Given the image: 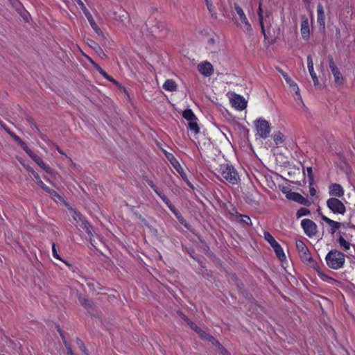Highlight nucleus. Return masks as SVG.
<instances>
[{
    "label": "nucleus",
    "mask_w": 355,
    "mask_h": 355,
    "mask_svg": "<svg viewBox=\"0 0 355 355\" xmlns=\"http://www.w3.org/2000/svg\"><path fill=\"white\" fill-rule=\"evenodd\" d=\"M310 213H311V211H310V210L309 209L305 208V207H301L300 209H299L297 211L296 217L297 218H301L302 216L309 215Z\"/></svg>",
    "instance_id": "c9c22d12"
},
{
    "label": "nucleus",
    "mask_w": 355,
    "mask_h": 355,
    "mask_svg": "<svg viewBox=\"0 0 355 355\" xmlns=\"http://www.w3.org/2000/svg\"><path fill=\"white\" fill-rule=\"evenodd\" d=\"M163 88L166 91L175 92L177 90L178 85L175 80L172 79H167L163 84Z\"/></svg>",
    "instance_id": "412c9836"
},
{
    "label": "nucleus",
    "mask_w": 355,
    "mask_h": 355,
    "mask_svg": "<svg viewBox=\"0 0 355 355\" xmlns=\"http://www.w3.org/2000/svg\"><path fill=\"white\" fill-rule=\"evenodd\" d=\"M150 188L156 193V194L163 200L164 203H167L168 201V198L167 196L160 191L158 187L156 184H153Z\"/></svg>",
    "instance_id": "393cba45"
},
{
    "label": "nucleus",
    "mask_w": 355,
    "mask_h": 355,
    "mask_svg": "<svg viewBox=\"0 0 355 355\" xmlns=\"http://www.w3.org/2000/svg\"><path fill=\"white\" fill-rule=\"evenodd\" d=\"M79 301L81 303V304L85 307H89L92 304V301L89 299H87L85 297H79Z\"/></svg>",
    "instance_id": "a18cd8bd"
},
{
    "label": "nucleus",
    "mask_w": 355,
    "mask_h": 355,
    "mask_svg": "<svg viewBox=\"0 0 355 355\" xmlns=\"http://www.w3.org/2000/svg\"><path fill=\"white\" fill-rule=\"evenodd\" d=\"M307 67L309 72L311 76V78L313 81L314 85H318L319 84V80L316 73L314 71L313 59L311 55H309L307 56Z\"/></svg>",
    "instance_id": "f3484780"
},
{
    "label": "nucleus",
    "mask_w": 355,
    "mask_h": 355,
    "mask_svg": "<svg viewBox=\"0 0 355 355\" xmlns=\"http://www.w3.org/2000/svg\"><path fill=\"white\" fill-rule=\"evenodd\" d=\"M235 211H237V209H236V208L235 207H233L230 210V214L232 216L235 217V218H236V215H237V214L235 213Z\"/></svg>",
    "instance_id": "13d9d810"
},
{
    "label": "nucleus",
    "mask_w": 355,
    "mask_h": 355,
    "mask_svg": "<svg viewBox=\"0 0 355 355\" xmlns=\"http://www.w3.org/2000/svg\"><path fill=\"white\" fill-rule=\"evenodd\" d=\"M329 67L333 74L334 83L336 86H342L344 84V78L339 69L336 65L333 58L329 57L328 59Z\"/></svg>",
    "instance_id": "0eeeda50"
},
{
    "label": "nucleus",
    "mask_w": 355,
    "mask_h": 355,
    "mask_svg": "<svg viewBox=\"0 0 355 355\" xmlns=\"http://www.w3.org/2000/svg\"><path fill=\"white\" fill-rule=\"evenodd\" d=\"M327 266L334 270L342 268L345 262V254L339 250H330L325 257Z\"/></svg>",
    "instance_id": "7ed1b4c3"
},
{
    "label": "nucleus",
    "mask_w": 355,
    "mask_h": 355,
    "mask_svg": "<svg viewBox=\"0 0 355 355\" xmlns=\"http://www.w3.org/2000/svg\"><path fill=\"white\" fill-rule=\"evenodd\" d=\"M317 24L319 29L322 32L325 31V14L322 5L318 3L317 6Z\"/></svg>",
    "instance_id": "4468645a"
},
{
    "label": "nucleus",
    "mask_w": 355,
    "mask_h": 355,
    "mask_svg": "<svg viewBox=\"0 0 355 355\" xmlns=\"http://www.w3.org/2000/svg\"><path fill=\"white\" fill-rule=\"evenodd\" d=\"M257 15H258L259 25H260V27L261 29V33L263 35L264 38L267 39V35H266V29H265L264 23H263V9H262V3H261V0L259 1V3Z\"/></svg>",
    "instance_id": "aec40b11"
},
{
    "label": "nucleus",
    "mask_w": 355,
    "mask_h": 355,
    "mask_svg": "<svg viewBox=\"0 0 355 355\" xmlns=\"http://www.w3.org/2000/svg\"><path fill=\"white\" fill-rule=\"evenodd\" d=\"M33 175L37 184L44 190L46 185L42 182L38 173L35 172Z\"/></svg>",
    "instance_id": "ea45409f"
},
{
    "label": "nucleus",
    "mask_w": 355,
    "mask_h": 355,
    "mask_svg": "<svg viewBox=\"0 0 355 355\" xmlns=\"http://www.w3.org/2000/svg\"><path fill=\"white\" fill-rule=\"evenodd\" d=\"M206 5L211 15L213 16L215 13V7L212 3L211 1H207Z\"/></svg>",
    "instance_id": "49530a36"
},
{
    "label": "nucleus",
    "mask_w": 355,
    "mask_h": 355,
    "mask_svg": "<svg viewBox=\"0 0 355 355\" xmlns=\"http://www.w3.org/2000/svg\"><path fill=\"white\" fill-rule=\"evenodd\" d=\"M327 207L335 214H345L346 207L337 198H330L327 200Z\"/></svg>",
    "instance_id": "39448f33"
},
{
    "label": "nucleus",
    "mask_w": 355,
    "mask_h": 355,
    "mask_svg": "<svg viewBox=\"0 0 355 355\" xmlns=\"http://www.w3.org/2000/svg\"><path fill=\"white\" fill-rule=\"evenodd\" d=\"M21 148L29 155L33 151L28 148V146L26 145V144L24 142L23 144H21Z\"/></svg>",
    "instance_id": "603ef678"
},
{
    "label": "nucleus",
    "mask_w": 355,
    "mask_h": 355,
    "mask_svg": "<svg viewBox=\"0 0 355 355\" xmlns=\"http://www.w3.org/2000/svg\"><path fill=\"white\" fill-rule=\"evenodd\" d=\"M209 45H214L215 44V39L213 37H211L207 41Z\"/></svg>",
    "instance_id": "e2e57ef3"
},
{
    "label": "nucleus",
    "mask_w": 355,
    "mask_h": 355,
    "mask_svg": "<svg viewBox=\"0 0 355 355\" xmlns=\"http://www.w3.org/2000/svg\"><path fill=\"white\" fill-rule=\"evenodd\" d=\"M276 69L283 76L284 79L285 80L286 83L289 85L290 88L301 99L300 88L294 80H293V79L289 76V75L280 67H277Z\"/></svg>",
    "instance_id": "1a4fd4ad"
},
{
    "label": "nucleus",
    "mask_w": 355,
    "mask_h": 355,
    "mask_svg": "<svg viewBox=\"0 0 355 355\" xmlns=\"http://www.w3.org/2000/svg\"><path fill=\"white\" fill-rule=\"evenodd\" d=\"M58 332H59V334H60V336H61V338H62V340H63V343H64V345H65V346H66V347H67V354H68L69 355H75V354L73 352V351H72V349H71V347L69 346V345H68V344L67 343V341H66V340H65V338H64V335H63V334H62V331H61V329H60V327H59V326L58 327Z\"/></svg>",
    "instance_id": "72a5a7b5"
},
{
    "label": "nucleus",
    "mask_w": 355,
    "mask_h": 355,
    "mask_svg": "<svg viewBox=\"0 0 355 355\" xmlns=\"http://www.w3.org/2000/svg\"><path fill=\"white\" fill-rule=\"evenodd\" d=\"M1 126L3 128V129L14 139V140L17 142L18 140H19L20 137H18L15 133L10 131V129H8L5 124H1Z\"/></svg>",
    "instance_id": "37998d69"
},
{
    "label": "nucleus",
    "mask_w": 355,
    "mask_h": 355,
    "mask_svg": "<svg viewBox=\"0 0 355 355\" xmlns=\"http://www.w3.org/2000/svg\"><path fill=\"white\" fill-rule=\"evenodd\" d=\"M309 193L311 196H314L316 194V190L312 185L309 184Z\"/></svg>",
    "instance_id": "4d7b16f0"
},
{
    "label": "nucleus",
    "mask_w": 355,
    "mask_h": 355,
    "mask_svg": "<svg viewBox=\"0 0 355 355\" xmlns=\"http://www.w3.org/2000/svg\"><path fill=\"white\" fill-rule=\"evenodd\" d=\"M40 168H42L46 173L52 174V168L46 164L43 159L36 155L33 151L28 155Z\"/></svg>",
    "instance_id": "2eb2a0df"
},
{
    "label": "nucleus",
    "mask_w": 355,
    "mask_h": 355,
    "mask_svg": "<svg viewBox=\"0 0 355 355\" xmlns=\"http://www.w3.org/2000/svg\"><path fill=\"white\" fill-rule=\"evenodd\" d=\"M218 172L221 177V178H220L221 181L224 180L232 185L238 184L241 182V178L238 171L232 164H220Z\"/></svg>",
    "instance_id": "f257e3e1"
},
{
    "label": "nucleus",
    "mask_w": 355,
    "mask_h": 355,
    "mask_svg": "<svg viewBox=\"0 0 355 355\" xmlns=\"http://www.w3.org/2000/svg\"><path fill=\"white\" fill-rule=\"evenodd\" d=\"M144 180L150 187H152L154 184V182L151 180L148 179L146 176L144 177Z\"/></svg>",
    "instance_id": "bf43d9fd"
},
{
    "label": "nucleus",
    "mask_w": 355,
    "mask_h": 355,
    "mask_svg": "<svg viewBox=\"0 0 355 355\" xmlns=\"http://www.w3.org/2000/svg\"><path fill=\"white\" fill-rule=\"evenodd\" d=\"M179 315L189 324V321H191L185 314L182 312L179 313Z\"/></svg>",
    "instance_id": "6e6d98bb"
},
{
    "label": "nucleus",
    "mask_w": 355,
    "mask_h": 355,
    "mask_svg": "<svg viewBox=\"0 0 355 355\" xmlns=\"http://www.w3.org/2000/svg\"><path fill=\"white\" fill-rule=\"evenodd\" d=\"M189 325L190 327L194 330L199 336L201 335V332L203 331L202 329H201L199 327H198L193 322L189 321Z\"/></svg>",
    "instance_id": "c03bdc74"
},
{
    "label": "nucleus",
    "mask_w": 355,
    "mask_h": 355,
    "mask_svg": "<svg viewBox=\"0 0 355 355\" xmlns=\"http://www.w3.org/2000/svg\"><path fill=\"white\" fill-rule=\"evenodd\" d=\"M340 29H339V28H337V29H336V34H337V35H340Z\"/></svg>",
    "instance_id": "338daca9"
},
{
    "label": "nucleus",
    "mask_w": 355,
    "mask_h": 355,
    "mask_svg": "<svg viewBox=\"0 0 355 355\" xmlns=\"http://www.w3.org/2000/svg\"><path fill=\"white\" fill-rule=\"evenodd\" d=\"M200 337L204 340L210 342L213 345L216 347H217L220 344L218 340H216L214 336L205 332V331L201 332V335L200 336Z\"/></svg>",
    "instance_id": "4be33fe9"
},
{
    "label": "nucleus",
    "mask_w": 355,
    "mask_h": 355,
    "mask_svg": "<svg viewBox=\"0 0 355 355\" xmlns=\"http://www.w3.org/2000/svg\"><path fill=\"white\" fill-rule=\"evenodd\" d=\"M295 245L300 258L303 261L311 262L313 261L312 256L309 248L302 240H297Z\"/></svg>",
    "instance_id": "6e6552de"
},
{
    "label": "nucleus",
    "mask_w": 355,
    "mask_h": 355,
    "mask_svg": "<svg viewBox=\"0 0 355 355\" xmlns=\"http://www.w3.org/2000/svg\"><path fill=\"white\" fill-rule=\"evenodd\" d=\"M306 173H307V178L309 180V183L310 185L313 184L314 181V175L313 173V170L311 167H307L306 168Z\"/></svg>",
    "instance_id": "58836bf2"
},
{
    "label": "nucleus",
    "mask_w": 355,
    "mask_h": 355,
    "mask_svg": "<svg viewBox=\"0 0 355 355\" xmlns=\"http://www.w3.org/2000/svg\"><path fill=\"white\" fill-rule=\"evenodd\" d=\"M347 239H345V237L342 235H340L338 239V242L341 248L344 250H348L350 248V243Z\"/></svg>",
    "instance_id": "bb28decb"
},
{
    "label": "nucleus",
    "mask_w": 355,
    "mask_h": 355,
    "mask_svg": "<svg viewBox=\"0 0 355 355\" xmlns=\"http://www.w3.org/2000/svg\"><path fill=\"white\" fill-rule=\"evenodd\" d=\"M264 239L273 248L278 242L275 239L272 234L268 232H264Z\"/></svg>",
    "instance_id": "c756f323"
},
{
    "label": "nucleus",
    "mask_w": 355,
    "mask_h": 355,
    "mask_svg": "<svg viewBox=\"0 0 355 355\" xmlns=\"http://www.w3.org/2000/svg\"><path fill=\"white\" fill-rule=\"evenodd\" d=\"M88 44L96 53H103V49H101L100 45L95 41L89 40V42H88Z\"/></svg>",
    "instance_id": "f704fd0d"
},
{
    "label": "nucleus",
    "mask_w": 355,
    "mask_h": 355,
    "mask_svg": "<svg viewBox=\"0 0 355 355\" xmlns=\"http://www.w3.org/2000/svg\"><path fill=\"white\" fill-rule=\"evenodd\" d=\"M44 191L47 192L52 198H57L58 199H61L62 197L53 189L49 188L48 186H46Z\"/></svg>",
    "instance_id": "4c0bfd02"
},
{
    "label": "nucleus",
    "mask_w": 355,
    "mask_h": 355,
    "mask_svg": "<svg viewBox=\"0 0 355 355\" xmlns=\"http://www.w3.org/2000/svg\"><path fill=\"white\" fill-rule=\"evenodd\" d=\"M232 107L237 110H243L247 107V101L245 98L239 94H234L230 100Z\"/></svg>",
    "instance_id": "9b49d317"
},
{
    "label": "nucleus",
    "mask_w": 355,
    "mask_h": 355,
    "mask_svg": "<svg viewBox=\"0 0 355 355\" xmlns=\"http://www.w3.org/2000/svg\"><path fill=\"white\" fill-rule=\"evenodd\" d=\"M85 17H87L89 25L91 26L92 28L94 31V32L99 36H103V32L100 28V27L97 25V24L95 22L92 14L89 12V11H87V12L85 14Z\"/></svg>",
    "instance_id": "a211bd4d"
},
{
    "label": "nucleus",
    "mask_w": 355,
    "mask_h": 355,
    "mask_svg": "<svg viewBox=\"0 0 355 355\" xmlns=\"http://www.w3.org/2000/svg\"><path fill=\"white\" fill-rule=\"evenodd\" d=\"M89 60L94 64V67L100 73V74L102 73L103 71H105L99 65L96 64L92 59L89 58Z\"/></svg>",
    "instance_id": "864d4df0"
},
{
    "label": "nucleus",
    "mask_w": 355,
    "mask_h": 355,
    "mask_svg": "<svg viewBox=\"0 0 355 355\" xmlns=\"http://www.w3.org/2000/svg\"><path fill=\"white\" fill-rule=\"evenodd\" d=\"M197 69L200 73L205 77H209L214 72L213 65L207 60L200 62L197 66Z\"/></svg>",
    "instance_id": "9d476101"
},
{
    "label": "nucleus",
    "mask_w": 355,
    "mask_h": 355,
    "mask_svg": "<svg viewBox=\"0 0 355 355\" xmlns=\"http://www.w3.org/2000/svg\"><path fill=\"white\" fill-rule=\"evenodd\" d=\"M76 1L77 4L79 6V7L81 8L84 14H85L87 11H89V10L87 8V7L85 6L82 0H76Z\"/></svg>",
    "instance_id": "de8ad7c7"
},
{
    "label": "nucleus",
    "mask_w": 355,
    "mask_h": 355,
    "mask_svg": "<svg viewBox=\"0 0 355 355\" xmlns=\"http://www.w3.org/2000/svg\"><path fill=\"white\" fill-rule=\"evenodd\" d=\"M189 128L191 132L194 134H198L200 132V128L197 123V119H193L189 122Z\"/></svg>",
    "instance_id": "2f4dec72"
},
{
    "label": "nucleus",
    "mask_w": 355,
    "mask_h": 355,
    "mask_svg": "<svg viewBox=\"0 0 355 355\" xmlns=\"http://www.w3.org/2000/svg\"><path fill=\"white\" fill-rule=\"evenodd\" d=\"M286 197L288 199L297 202L300 205H306L308 203V200L297 192H290L286 195Z\"/></svg>",
    "instance_id": "6ab92c4d"
},
{
    "label": "nucleus",
    "mask_w": 355,
    "mask_h": 355,
    "mask_svg": "<svg viewBox=\"0 0 355 355\" xmlns=\"http://www.w3.org/2000/svg\"><path fill=\"white\" fill-rule=\"evenodd\" d=\"M73 218L75 220L77 221V223H79V221L85 217L80 212L75 211L73 215Z\"/></svg>",
    "instance_id": "3c124183"
},
{
    "label": "nucleus",
    "mask_w": 355,
    "mask_h": 355,
    "mask_svg": "<svg viewBox=\"0 0 355 355\" xmlns=\"http://www.w3.org/2000/svg\"><path fill=\"white\" fill-rule=\"evenodd\" d=\"M20 146H21V144H23L24 143V141L20 138L19 140H18L17 141Z\"/></svg>",
    "instance_id": "0e129e2a"
},
{
    "label": "nucleus",
    "mask_w": 355,
    "mask_h": 355,
    "mask_svg": "<svg viewBox=\"0 0 355 355\" xmlns=\"http://www.w3.org/2000/svg\"><path fill=\"white\" fill-rule=\"evenodd\" d=\"M235 213L237 214L236 218H240L239 222L241 223L245 224L249 227L252 226V220H251V218H250V216H248V215L241 214L239 212L236 211H235Z\"/></svg>",
    "instance_id": "5701e85b"
},
{
    "label": "nucleus",
    "mask_w": 355,
    "mask_h": 355,
    "mask_svg": "<svg viewBox=\"0 0 355 355\" xmlns=\"http://www.w3.org/2000/svg\"><path fill=\"white\" fill-rule=\"evenodd\" d=\"M273 249H274V251H275L277 257L279 259L282 260L285 258V254L284 252L283 248L279 244V243L273 247Z\"/></svg>",
    "instance_id": "c85d7f7f"
},
{
    "label": "nucleus",
    "mask_w": 355,
    "mask_h": 355,
    "mask_svg": "<svg viewBox=\"0 0 355 355\" xmlns=\"http://www.w3.org/2000/svg\"><path fill=\"white\" fill-rule=\"evenodd\" d=\"M76 344L78 346V347L80 348V349L85 354V355H89V353H88V349H87L86 346L85 345L83 341L79 338H76Z\"/></svg>",
    "instance_id": "e433bc0d"
},
{
    "label": "nucleus",
    "mask_w": 355,
    "mask_h": 355,
    "mask_svg": "<svg viewBox=\"0 0 355 355\" xmlns=\"http://www.w3.org/2000/svg\"><path fill=\"white\" fill-rule=\"evenodd\" d=\"M301 226L304 234L310 238H313L318 233L317 225L311 219L305 218L302 220Z\"/></svg>",
    "instance_id": "423d86ee"
},
{
    "label": "nucleus",
    "mask_w": 355,
    "mask_h": 355,
    "mask_svg": "<svg viewBox=\"0 0 355 355\" xmlns=\"http://www.w3.org/2000/svg\"><path fill=\"white\" fill-rule=\"evenodd\" d=\"M234 8L238 15V17L234 18L235 25L238 28H241L245 33L250 35H252L253 31L252 26L247 18L243 8L238 3H234Z\"/></svg>",
    "instance_id": "f03ea898"
},
{
    "label": "nucleus",
    "mask_w": 355,
    "mask_h": 355,
    "mask_svg": "<svg viewBox=\"0 0 355 355\" xmlns=\"http://www.w3.org/2000/svg\"><path fill=\"white\" fill-rule=\"evenodd\" d=\"M273 140L276 145H281L284 142L285 137L283 133L279 131L274 134Z\"/></svg>",
    "instance_id": "cd10ccee"
},
{
    "label": "nucleus",
    "mask_w": 355,
    "mask_h": 355,
    "mask_svg": "<svg viewBox=\"0 0 355 355\" xmlns=\"http://www.w3.org/2000/svg\"><path fill=\"white\" fill-rule=\"evenodd\" d=\"M58 151L60 154H62V155H64V152H63L60 148H58Z\"/></svg>",
    "instance_id": "69168bd1"
},
{
    "label": "nucleus",
    "mask_w": 355,
    "mask_h": 355,
    "mask_svg": "<svg viewBox=\"0 0 355 355\" xmlns=\"http://www.w3.org/2000/svg\"><path fill=\"white\" fill-rule=\"evenodd\" d=\"M23 166L26 168V170L28 172V173L33 175L35 173V170L29 165L23 164Z\"/></svg>",
    "instance_id": "5fc2aeb1"
},
{
    "label": "nucleus",
    "mask_w": 355,
    "mask_h": 355,
    "mask_svg": "<svg viewBox=\"0 0 355 355\" xmlns=\"http://www.w3.org/2000/svg\"><path fill=\"white\" fill-rule=\"evenodd\" d=\"M84 230L85 231L87 234L89 236V241H90L91 244L94 245V243L93 242L94 241V235H93L92 232V226H91V225L89 227L85 228Z\"/></svg>",
    "instance_id": "79ce46f5"
},
{
    "label": "nucleus",
    "mask_w": 355,
    "mask_h": 355,
    "mask_svg": "<svg viewBox=\"0 0 355 355\" xmlns=\"http://www.w3.org/2000/svg\"><path fill=\"white\" fill-rule=\"evenodd\" d=\"M257 134L263 139H266L271 131L270 123L263 118H259L254 122Z\"/></svg>",
    "instance_id": "20e7f679"
},
{
    "label": "nucleus",
    "mask_w": 355,
    "mask_h": 355,
    "mask_svg": "<svg viewBox=\"0 0 355 355\" xmlns=\"http://www.w3.org/2000/svg\"><path fill=\"white\" fill-rule=\"evenodd\" d=\"M344 189L340 184H331L329 187V193L331 196L341 198L344 196Z\"/></svg>",
    "instance_id": "dca6fc26"
},
{
    "label": "nucleus",
    "mask_w": 355,
    "mask_h": 355,
    "mask_svg": "<svg viewBox=\"0 0 355 355\" xmlns=\"http://www.w3.org/2000/svg\"><path fill=\"white\" fill-rule=\"evenodd\" d=\"M343 236L345 237V239H346L347 240L349 239V237L352 236V234H351V233L343 232Z\"/></svg>",
    "instance_id": "680f3d73"
},
{
    "label": "nucleus",
    "mask_w": 355,
    "mask_h": 355,
    "mask_svg": "<svg viewBox=\"0 0 355 355\" xmlns=\"http://www.w3.org/2000/svg\"><path fill=\"white\" fill-rule=\"evenodd\" d=\"M300 33L302 37L307 41L310 38V26L308 17L304 15L301 17Z\"/></svg>",
    "instance_id": "f8f14e48"
},
{
    "label": "nucleus",
    "mask_w": 355,
    "mask_h": 355,
    "mask_svg": "<svg viewBox=\"0 0 355 355\" xmlns=\"http://www.w3.org/2000/svg\"><path fill=\"white\" fill-rule=\"evenodd\" d=\"M44 180H46V181H50L49 178H48L47 177L44 176Z\"/></svg>",
    "instance_id": "774afa93"
},
{
    "label": "nucleus",
    "mask_w": 355,
    "mask_h": 355,
    "mask_svg": "<svg viewBox=\"0 0 355 355\" xmlns=\"http://www.w3.org/2000/svg\"><path fill=\"white\" fill-rule=\"evenodd\" d=\"M167 203H165L168 209L171 210V211L175 215V216L177 218L180 217L182 216L181 213L178 210L175 206L171 203L170 200L167 201Z\"/></svg>",
    "instance_id": "473e14b6"
},
{
    "label": "nucleus",
    "mask_w": 355,
    "mask_h": 355,
    "mask_svg": "<svg viewBox=\"0 0 355 355\" xmlns=\"http://www.w3.org/2000/svg\"><path fill=\"white\" fill-rule=\"evenodd\" d=\"M52 254H53V257L55 259L62 261V262H64L69 267L71 266V263H69L68 261L62 259L60 257V256L59 255V254L57 252V250H56V248H55V244L54 243H52Z\"/></svg>",
    "instance_id": "7c9ffc66"
},
{
    "label": "nucleus",
    "mask_w": 355,
    "mask_h": 355,
    "mask_svg": "<svg viewBox=\"0 0 355 355\" xmlns=\"http://www.w3.org/2000/svg\"><path fill=\"white\" fill-rule=\"evenodd\" d=\"M79 225L84 230L85 228L89 227L90 223L84 218L79 221Z\"/></svg>",
    "instance_id": "8fccbe9b"
},
{
    "label": "nucleus",
    "mask_w": 355,
    "mask_h": 355,
    "mask_svg": "<svg viewBox=\"0 0 355 355\" xmlns=\"http://www.w3.org/2000/svg\"><path fill=\"white\" fill-rule=\"evenodd\" d=\"M172 159L169 158V156H167V159L170 161L171 164L173 165V166L175 168V169L181 174L182 172H183V168L180 166L179 162L177 160V159L173 155V154H170Z\"/></svg>",
    "instance_id": "b1692460"
},
{
    "label": "nucleus",
    "mask_w": 355,
    "mask_h": 355,
    "mask_svg": "<svg viewBox=\"0 0 355 355\" xmlns=\"http://www.w3.org/2000/svg\"><path fill=\"white\" fill-rule=\"evenodd\" d=\"M182 116L189 122L193 121V119H197L196 115L191 109H187L184 110L182 112Z\"/></svg>",
    "instance_id": "a878e982"
},
{
    "label": "nucleus",
    "mask_w": 355,
    "mask_h": 355,
    "mask_svg": "<svg viewBox=\"0 0 355 355\" xmlns=\"http://www.w3.org/2000/svg\"><path fill=\"white\" fill-rule=\"evenodd\" d=\"M177 219L180 222V223L186 226V224H185L186 220H185L184 218L182 216V215L180 217L177 218Z\"/></svg>",
    "instance_id": "052dcab7"
},
{
    "label": "nucleus",
    "mask_w": 355,
    "mask_h": 355,
    "mask_svg": "<svg viewBox=\"0 0 355 355\" xmlns=\"http://www.w3.org/2000/svg\"><path fill=\"white\" fill-rule=\"evenodd\" d=\"M319 215L320 216L322 220H324L329 225L330 229L329 230V233L331 234H334L338 229H340L342 226H344V224L331 220L322 213H319Z\"/></svg>",
    "instance_id": "ddd939ff"
},
{
    "label": "nucleus",
    "mask_w": 355,
    "mask_h": 355,
    "mask_svg": "<svg viewBox=\"0 0 355 355\" xmlns=\"http://www.w3.org/2000/svg\"><path fill=\"white\" fill-rule=\"evenodd\" d=\"M101 75L103 76V78H105L106 80H109L110 82L115 84L117 86H119V83L117 80H116L114 78H113L111 76H110L105 71H103Z\"/></svg>",
    "instance_id": "a19ab883"
},
{
    "label": "nucleus",
    "mask_w": 355,
    "mask_h": 355,
    "mask_svg": "<svg viewBox=\"0 0 355 355\" xmlns=\"http://www.w3.org/2000/svg\"><path fill=\"white\" fill-rule=\"evenodd\" d=\"M216 347L219 349L222 355H231L230 353L220 343Z\"/></svg>",
    "instance_id": "09e8293b"
}]
</instances>
